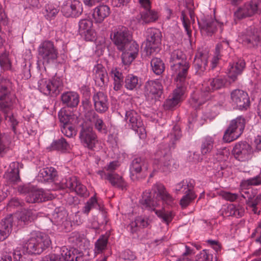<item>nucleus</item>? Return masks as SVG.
Segmentation results:
<instances>
[{"instance_id":"6e6d98bb","label":"nucleus","mask_w":261,"mask_h":261,"mask_svg":"<svg viewBox=\"0 0 261 261\" xmlns=\"http://www.w3.org/2000/svg\"><path fill=\"white\" fill-rule=\"evenodd\" d=\"M61 129L62 133L67 137L71 138L76 135L74 127L69 124L63 125Z\"/></svg>"},{"instance_id":"6ab92c4d","label":"nucleus","mask_w":261,"mask_h":261,"mask_svg":"<svg viewBox=\"0 0 261 261\" xmlns=\"http://www.w3.org/2000/svg\"><path fill=\"white\" fill-rule=\"evenodd\" d=\"M233 152L235 158L243 162L250 158L252 151L251 146L244 142L237 143L233 148Z\"/></svg>"},{"instance_id":"412c9836","label":"nucleus","mask_w":261,"mask_h":261,"mask_svg":"<svg viewBox=\"0 0 261 261\" xmlns=\"http://www.w3.org/2000/svg\"><path fill=\"white\" fill-rule=\"evenodd\" d=\"M173 91L171 97L167 99L164 104L166 109H171L177 106L184 98L186 88L178 87Z\"/></svg>"},{"instance_id":"de8ad7c7","label":"nucleus","mask_w":261,"mask_h":261,"mask_svg":"<svg viewBox=\"0 0 261 261\" xmlns=\"http://www.w3.org/2000/svg\"><path fill=\"white\" fill-rule=\"evenodd\" d=\"M77 178L76 176L63 178L60 182V187L62 189L68 188L72 191L74 185L77 184Z\"/></svg>"},{"instance_id":"9d476101","label":"nucleus","mask_w":261,"mask_h":261,"mask_svg":"<svg viewBox=\"0 0 261 261\" xmlns=\"http://www.w3.org/2000/svg\"><path fill=\"white\" fill-rule=\"evenodd\" d=\"M18 191L21 193H27L25 199L28 203L41 202L51 199L53 197L48 192H45L41 189H33L29 191L27 186H20Z\"/></svg>"},{"instance_id":"8fccbe9b","label":"nucleus","mask_w":261,"mask_h":261,"mask_svg":"<svg viewBox=\"0 0 261 261\" xmlns=\"http://www.w3.org/2000/svg\"><path fill=\"white\" fill-rule=\"evenodd\" d=\"M45 17L47 19H51L54 17L59 12V9L57 6L48 4L46 5L45 7Z\"/></svg>"},{"instance_id":"72a5a7b5","label":"nucleus","mask_w":261,"mask_h":261,"mask_svg":"<svg viewBox=\"0 0 261 261\" xmlns=\"http://www.w3.org/2000/svg\"><path fill=\"white\" fill-rule=\"evenodd\" d=\"M207 63V57L205 55L202 54L196 55L194 66L196 74L199 75H202L206 69Z\"/></svg>"},{"instance_id":"5fc2aeb1","label":"nucleus","mask_w":261,"mask_h":261,"mask_svg":"<svg viewBox=\"0 0 261 261\" xmlns=\"http://www.w3.org/2000/svg\"><path fill=\"white\" fill-rule=\"evenodd\" d=\"M72 191L75 192L77 194L82 196H87L88 195L86 187L81 184L78 179H77V184L74 185Z\"/></svg>"},{"instance_id":"6e6552de","label":"nucleus","mask_w":261,"mask_h":261,"mask_svg":"<svg viewBox=\"0 0 261 261\" xmlns=\"http://www.w3.org/2000/svg\"><path fill=\"white\" fill-rule=\"evenodd\" d=\"M146 34V42L144 50L147 56H150L161 44L162 33L158 29L150 28L147 29Z\"/></svg>"},{"instance_id":"4d7b16f0","label":"nucleus","mask_w":261,"mask_h":261,"mask_svg":"<svg viewBox=\"0 0 261 261\" xmlns=\"http://www.w3.org/2000/svg\"><path fill=\"white\" fill-rule=\"evenodd\" d=\"M4 176L10 182L13 184H16L20 180L19 172L15 173V172L8 171L5 173Z\"/></svg>"},{"instance_id":"37998d69","label":"nucleus","mask_w":261,"mask_h":261,"mask_svg":"<svg viewBox=\"0 0 261 261\" xmlns=\"http://www.w3.org/2000/svg\"><path fill=\"white\" fill-rule=\"evenodd\" d=\"M51 148L55 150L60 151H68L70 149V145L64 138H61L54 141L51 145Z\"/></svg>"},{"instance_id":"a878e982","label":"nucleus","mask_w":261,"mask_h":261,"mask_svg":"<svg viewBox=\"0 0 261 261\" xmlns=\"http://www.w3.org/2000/svg\"><path fill=\"white\" fill-rule=\"evenodd\" d=\"M245 67V63L242 60H239L237 62L230 65L228 70L227 75L231 82H234L238 75L241 74Z\"/></svg>"},{"instance_id":"4468645a","label":"nucleus","mask_w":261,"mask_h":261,"mask_svg":"<svg viewBox=\"0 0 261 261\" xmlns=\"http://www.w3.org/2000/svg\"><path fill=\"white\" fill-rule=\"evenodd\" d=\"M230 102L231 105L240 110L247 109L249 105L248 94L242 90L235 89L230 94Z\"/></svg>"},{"instance_id":"a18cd8bd","label":"nucleus","mask_w":261,"mask_h":261,"mask_svg":"<svg viewBox=\"0 0 261 261\" xmlns=\"http://www.w3.org/2000/svg\"><path fill=\"white\" fill-rule=\"evenodd\" d=\"M139 85V80L137 76L133 74H128L125 79V87L128 90H132Z\"/></svg>"},{"instance_id":"603ef678","label":"nucleus","mask_w":261,"mask_h":261,"mask_svg":"<svg viewBox=\"0 0 261 261\" xmlns=\"http://www.w3.org/2000/svg\"><path fill=\"white\" fill-rule=\"evenodd\" d=\"M10 144L9 139L0 133V154L3 155L9 150Z\"/></svg>"},{"instance_id":"393cba45","label":"nucleus","mask_w":261,"mask_h":261,"mask_svg":"<svg viewBox=\"0 0 261 261\" xmlns=\"http://www.w3.org/2000/svg\"><path fill=\"white\" fill-rule=\"evenodd\" d=\"M150 222L148 217L139 216L136 217L134 220L132 221L129 224L130 231L135 233L138 231L140 228H146L149 225Z\"/></svg>"},{"instance_id":"bb28decb","label":"nucleus","mask_w":261,"mask_h":261,"mask_svg":"<svg viewBox=\"0 0 261 261\" xmlns=\"http://www.w3.org/2000/svg\"><path fill=\"white\" fill-rule=\"evenodd\" d=\"M159 16L158 12L149 9L141 12L137 18L138 21L142 24H148L156 21Z\"/></svg>"},{"instance_id":"c756f323","label":"nucleus","mask_w":261,"mask_h":261,"mask_svg":"<svg viewBox=\"0 0 261 261\" xmlns=\"http://www.w3.org/2000/svg\"><path fill=\"white\" fill-rule=\"evenodd\" d=\"M62 102L68 107H76L80 101L79 94L74 92H67L61 96Z\"/></svg>"},{"instance_id":"338daca9","label":"nucleus","mask_w":261,"mask_h":261,"mask_svg":"<svg viewBox=\"0 0 261 261\" xmlns=\"http://www.w3.org/2000/svg\"><path fill=\"white\" fill-rule=\"evenodd\" d=\"M41 261H63L59 255L51 254L46 256Z\"/></svg>"},{"instance_id":"7c9ffc66","label":"nucleus","mask_w":261,"mask_h":261,"mask_svg":"<svg viewBox=\"0 0 261 261\" xmlns=\"http://www.w3.org/2000/svg\"><path fill=\"white\" fill-rule=\"evenodd\" d=\"M17 218L19 224L21 226L34 221L37 218V214L35 211L31 210H24L17 214Z\"/></svg>"},{"instance_id":"e433bc0d","label":"nucleus","mask_w":261,"mask_h":261,"mask_svg":"<svg viewBox=\"0 0 261 261\" xmlns=\"http://www.w3.org/2000/svg\"><path fill=\"white\" fill-rule=\"evenodd\" d=\"M91 114L90 121L94 123L95 129L101 134H107L108 128L103 120L94 112H91Z\"/></svg>"},{"instance_id":"7ed1b4c3","label":"nucleus","mask_w":261,"mask_h":261,"mask_svg":"<svg viewBox=\"0 0 261 261\" xmlns=\"http://www.w3.org/2000/svg\"><path fill=\"white\" fill-rule=\"evenodd\" d=\"M50 243L48 235L41 232H34L23 247H17L15 250L14 261H24L25 253L39 254L49 247Z\"/></svg>"},{"instance_id":"a19ab883","label":"nucleus","mask_w":261,"mask_h":261,"mask_svg":"<svg viewBox=\"0 0 261 261\" xmlns=\"http://www.w3.org/2000/svg\"><path fill=\"white\" fill-rule=\"evenodd\" d=\"M107 180L113 186L121 189L126 187V184L122 176L116 173H110L109 175L107 176Z\"/></svg>"},{"instance_id":"a211bd4d","label":"nucleus","mask_w":261,"mask_h":261,"mask_svg":"<svg viewBox=\"0 0 261 261\" xmlns=\"http://www.w3.org/2000/svg\"><path fill=\"white\" fill-rule=\"evenodd\" d=\"M163 90L161 82L159 80L148 81L145 86V93L146 96L152 99L160 98Z\"/></svg>"},{"instance_id":"2eb2a0df","label":"nucleus","mask_w":261,"mask_h":261,"mask_svg":"<svg viewBox=\"0 0 261 261\" xmlns=\"http://www.w3.org/2000/svg\"><path fill=\"white\" fill-rule=\"evenodd\" d=\"M261 11V0H251L249 3L246 4L243 7L240 8L234 13L239 19L251 16L255 13Z\"/></svg>"},{"instance_id":"79ce46f5","label":"nucleus","mask_w":261,"mask_h":261,"mask_svg":"<svg viewBox=\"0 0 261 261\" xmlns=\"http://www.w3.org/2000/svg\"><path fill=\"white\" fill-rule=\"evenodd\" d=\"M151 66L152 71L158 75L163 72L165 70V65L161 59L154 58L151 61Z\"/></svg>"},{"instance_id":"ea45409f","label":"nucleus","mask_w":261,"mask_h":261,"mask_svg":"<svg viewBox=\"0 0 261 261\" xmlns=\"http://www.w3.org/2000/svg\"><path fill=\"white\" fill-rule=\"evenodd\" d=\"M94 79L96 82L105 84L107 82V74L101 65L95 67L93 69Z\"/></svg>"},{"instance_id":"dca6fc26","label":"nucleus","mask_w":261,"mask_h":261,"mask_svg":"<svg viewBox=\"0 0 261 261\" xmlns=\"http://www.w3.org/2000/svg\"><path fill=\"white\" fill-rule=\"evenodd\" d=\"M82 4L77 0H69L64 3L61 9L63 14L67 17H77L83 12Z\"/></svg>"},{"instance_id":"aec40b11","label":"nucleus","mask_w":261,"mask_h":261,"mask_svg":"<svg viewBox=\"0 0 261 261\" xmlns=\"http://www.w3.org/2000/svg\"><path fill=\"white\" fill-rule=\"evenodd\" d=\"M92 26L93 22L89 19H81L79 22V32L86 40L91 41L94 38Z\"/></svg>"},{"instance_id":"49530a36","label":"nucleus","mask_w":261,"mask_h":261,"mask_svg":"<svg viewBox=\"0 0 261 261\" xmlns=\"http://www.w3.org/2000/svg\"><path fill=\"white\" fill-rule=\"evenodd\" d=\"M196 257V261H217L216 257H214L211 251L206 249L202 250Z\"/></svg>"},{"instance_id":"680f3d73","label":"nucleus","mask_w":261,"mask_h":261,"mask_svg":"<svg viewBox=\"0 0 261 261\" xmlns=\"http://www.w3.org/2000/svg\"><path fill=\"white\" fill-rule=\"evenodd\" d=\"M5 118L10 123L13 130L15 133L16 126L18 124L17 120L13 115H9L8 114H6Z\"/></svg>"},{"instance_id":"0eeeda50","label":"nucleus","mask_w":261,"mask_h":261,"mask_svg":"<svg viewBox=\"0 0 261 261\" xmlns=\"http://www.w3.org/2000/svg\"><path fill=\"white\" fill-rule=\"evenodd\" d=\"M245 119L239 116L232 120L225 130L223 139L226 142H230L238 139L242 134L245 127Z\"/></svg>"},{"instance_id":"bf43d9fd","label":"nucleus","mask_w":261,"mask_h":261,"mask_svg":"<svg viewBox=\"0 0 261 261\" xmlns=\"http://www.w3.org/2000/svg\"><path fill=\"white\" fill-rule=\"evenodd\" d=\"M72 253L70 251L68 250L67 248L63 247L62 248L61 256L63 261H71L73 260V257H71Z\"/></svg>"},{"instance_id":"e2e57ef3","label":"nucleus","mask_w":261,"mask_h":261,"mask_svg":"<svg viewBox=\"0 0 261 261\" xmlns=\"http://www.w3.org/2000/svg\"><path fill=\"white\" fill-rule=\"evenodd\" d=\"M222 196L227 200L233 201L237 199L238 195L237 194L224 192L222 193Z\"/></svg>"},{"instance_id":"5701e85b","label":"nucleus","mask_w":261,"mask_h":261,"mask_svg":"<svg viewBox=\"0 0 261 261\" xmlns=\"http://www.w3.org/2000/svg\"><path fill=\"white\" fill-rule=\"evenodd\" d=\"M67 213L65 210L59 211V209H56L53 214L52 221L55 224L63 227L66 230H69L71 225L67 220Z\"/></svg>"},{"instance_id":"09e8293b","label":"nucleus","mask_w":261,"mask_h":261,"mask_svg":"<svg viewBox=\"0 0 261 261\" xmlns=\"http://www.w3.org/2000/svg\"><path fill=\"white\" fill-rule=\"evenodd\" d=\"M98 206L97 200L95 194L85 203V206L83 208V212L84 214H88L92 209L96 208Z\"/></svg>"},{"instance_id":"f03ea898","label":"nucleus","mask_w":261,"mask_h":261,"mask_svg":"<svg viewBox=\"0 0 261 261\" xmlns=\"http://www.w3.org/2000/svg\"><path fill=\"white\" fill-rule=\"evenodd\" d=\"M111 39L117 48L122 53L123 64H130L138 54L139 45L133 40L127 28L123 26L118 27L111 33Z\"/></svg>"},{"instance_id":"c03bdc74","label":"nucleus","mask_w":261,"mask_h":261,"mask_svg":"<svg viewBox=\"0 0 261 261\" xmlns=\"http://www.w3.org/2000/svg\"><path fill=\"white\" fill-rule=\"evenodd\" d=\"M108 238L104 236H101L95 243L94 253L99 254L105 250L107 246Z\"/></svg>"},{"instance_id":"423d86ee","label":"nucleus","mask_w":261,"mask_h":261,"mask_svg":"<svg viewBox=\"0 0 261 261\" xmlns=\"http://www.w3.org/2000/svg\"><path fill=\"white\" fill-rule=\"evenodd\" d=\"M10 85L9 80L0 76V108L5 113L13 108L15 102V96L8 89Z\"/></svg>"},{"instance_id":"b1692460","label":"nucleus","mask_w":261,"mask_h":261,"mask_svg":"<svg viewBox=\"0 0 261 261\" xmlns=\"http://www.w3.org/2000/svg\"><path fill=\"white\" fill-rule=\"evenodd\" d=\"M111 13L110 7L104 4L99 5L93 10V17L96 23H101Z\"/></svg>"},{"instance_id":"69168bd1","label":"nucleus","mask_w":261,"mask_h":261,"mask_svg":"<svg viewBox=\"0 0 261 261\" xmlns=\"http://www.w3.org/2000/svg\"><path fill=\"white\" fill-rule=\"evenodd\" d=\"M111 72L114 81H122V74L116 68L112 69Z\"/></svg>"},{"instance_id":"0e129e2a","label":"nucleus","mask_w":261,"mask_h":261,"mask_svg":"<svg viewBox=\"0 0 261 261\" xmlns=\"http://www.w3.org/2000/svg\"><path fill=\"white\" fill-rule=\"evenodd\" d=\"M121 255L122 257L125 260H131L135 259L136 258L135 255L132 251L129 250H127L123 251Z\"/></svg>"},{"instance_id":"774afa93","label":"nucleus","mask_w":261,"mask_h":261,"mask_svg":"<svg viewBox=\"0 0 261 261\" xmlns=\"http://www.w3.org/2000/svg\"><path fill=\"white\" fill-rule=\"evenodd\" d=\"M253 146L255 148V151H261V135H257L254 139Z\"/></svg>"},{"instance_id":"c9c22d12","label":"nucleus","mask_w":261,"mask_h":261,"mask_svg":"<svg viewBox=\"0 0 261 261\" xmlns=\"http://www.w3.org/2000/svg\"><path fill=\"white\" fill-rule=\"evenodd\" d=\"M156 154L158 156H161L159 159L160 168L164 172L168 171L172 163L171 156L167 153V151L163 152L161 151H158Z\"/></svg>"},{"instance_id":"3c124183","label":"nucleus","mask_w":261,"mask_h":261,"mask_svg":"<svg viewBox=\"0 0 261 261\" xmlns=\"http://www.w3.org/2000/svg\"><path fill=\"white\" fill-rule=\"evenodd\" d=\"M196 197L194 192H191L189 193L185 194L180 201V204L182 208L186 207Z\"/></svg>"},{"instance_id":"c85d7f7f","label":"nucleus","mask_w":261,"mask_h":261,"mask_svg":"<svg viewBox=\"0 0 261 261\" xmlns=\"http://www.w3.org/2000/svg\"><path fill=\"white\" fill-rule=\"evenodd\" d=\"M57 174V171L53 167H47L41 169L38 176V180L41 182L54 181Z\"/></svg>"},{"instance_id":"473e14b6","label":"nucleus","mask_w":261,"mask_h":261,"mask_svg":"<svg viewBox=\"0 0 261 261\" xmlns=\"http://www.w3.org/2000/svg\"><path fill=\"white\" fill-rule=\"evenodd\" d=\"M148 170V164L145 160L141 158L135 159L130 165V172L134 174L145 172Z\"/></svg>"},{"instance_id":"f3484780","label":"nucleus","mask_w":261,"mask_h":261,"mask_svg":"<svg viewBox=\"0 0 261 261\" xmlns=\"http://www.w3.org/2000/svg\"><path fill=\"white\" fill-rule=\"evenodd\" d=\"M80 138L83 145L89 149L93 148L97 142V136L93 128L84 125L80 133Z\"/></svg>"},{"instance_id":"2f4dec72","label":"nucleus","mask_w":261,"mask_h":261,"mask_svg":"<svg viewBox=\"0 0 261 261\" xmlns=\"http://www.w3.org/2000/svg\"><path fill=\"white\" fill-rule=\"evenodd\" d=\"M195 181L192 179H186L175 186L174 190L176 193L180 192L185 194L194 192Z\"/></svg>"},{"instance_id":"864d4df0","label":"nucleus","mask_w":261,"mask_h":261,"mask_svg":"<svg viewBox=\"0 0 261 261\" xmlns=\"http://www.w3.org/2000/svg\"><path fill=\"white\" fill-rule=\"evenodd\" d=\"M0 66L4 70H7L11 68V63L6 53L0 55Z\"/></svg>"},{"instance_id":"f704fd0d","label":"nucleus","mask_w":261,"mask_h":261,"mask_svg":"<svg viewBox=\"0 0 261 261\" xmlns=\"http://www.w3.org/2000/svg\"><path fill=\"white\" fill-rule=\"evenodd\" d=\"M229 47L228 42L226 40L218 43L216 47V50L214 56L212 60V68H214L216 66L218 60L220 59L221 56L223 55L225 50Z\"/></svg>"},{"instance_id":"1a4fd4ad","label":"nucleus","mask_w":261,"mask_h":261,"mask_svg":"<svg viewBox=\"0 0 261 261\" xmlns=\"http://www.w3.org/2000/svg\"><path fill=\"white\" fill-rule=\"evenodd\" d=\"M62 85L61 79L55 76L51 80L47 78L40 79L38 82V88L41 93L48 95L59 93Z\"/></svg>"},{"instance_id":"f8f14e48","label":"nucleus","mask_w":261,"mask_h":261,"mask_svg":"<svg viewBox=\"0 0 261 261\" xmlns=\"http://www.w3.org/2000/svg\"><path fill=\"white\" fill-rule=\"evenodd\" d=\"M239 41L248 48H254L261 44V38L256 30L249 28L239 36Z\"/></svg>"},{"instance_id":"4c0bfd02","label":"nucleus","mask_w":261,"mask_h":261,"mask_svg":"<svg viewBox=\"0 0 261 261\" xmlns=\"http://www.w3.org/2000/svg\"><path fill=\"white\" fill-rule=\"evenodd\" d=\"M188 62L186 56L182 51L177 49L171 53L170 59V67Z\"/></svg>"},{"instance_id":"39448f33","label":"nucleus","mask_w":261,"mask_h":261,"mask_svg":"<svg viewBox=\"0 0 261 261\" xmlns=\"http://www.w3.org/2000/svg\"><path fill=\"white\" fill-rule=\"evenodd\" d=\"M38 55L44 65L56 62L58 58V51L53 42L49 40L43 41L38 48Z\"/></svg>"},{"instance_id":"f257e3e1","label":"nucleus","mask_w":261,"mask_h":261,"mask_svg":"<svg viewBox=\"0 0 261 261\" xmlns=\"http://www.w3.org/2000/svg\"><path fill=\"white\" fill-rule=\"evenodd\" d=\"M151 192H145L142 195L141 203L148 210L154 211L156 215L162 221L168 224L172 220L173 215L171 212L165 210H156L155 208L160 205V200L167 204H171L174 200L172 196L166 191L165 187L161 184L153 186Z\"/></svg>"},{"instance_id":"20e7f679","label":"nucleus","mask_w":261,"mask_h":261,"mask_svg":"<svg viewBox=\"0 0 261 261\" xmlns=\"http://www.w3.org/2000/svg\"><path fill=\"white\" fill-rule=\"evenodd\" d=\"M225 84V81L220 77L204 81L200 90H197L192 94L190 100L191 105L195 109L198 108L210 99L212 92L221 88Z\"/></svg>"},{"instance_id":"58836bf2","label":"nucleus","mask_w":261,"mask_h":261,"mask_svg":"<svg viewBox=\"0 0 261 261\" xmlns=\"http://www.w3.org/2000/svg\"><path fill=\"white\" fill-rule=\"evenodd\" d=\"M215 140L212 137L206 136L201 141V153L203 155L209 154L214 148Z\"/></svg>"},{"instance_id":"13d9d810","label":"nucleus","mask_w":261,"mask_h":261,"mask_svg":"<svg viewBox=\"0 0 261 261\" xmlns=\"http://www.w3.org/2000/svg\"><path fill=\"white\" fill-rule=\"evenodd\" d=\"M247 186H258L261 185V176L257 175L255 177L249 178L243 182Z\"/></svg>"},{"instance_id":"052dcab7","label":"nucleus","mask_w":261,"mask_h":261,"mask_svg":"<svg viewBox=\"0 0 261 261\" xmlns=\"http://www.w3.org/2000/svg\"><path fill=\"white\" fill-rule=\"evenodd\" d=\"M217 24L218 22L216 20H211L205 23L204 28L207 32L213 33Z\"/></svg>"},{"instance_id":"4be33fe9","label":"nucleus","mask_w":261,"mask_h":261,"mask_svg":"<svg viewBox=\"0 0 261 261\" xmlns=\"http://www.w3.org/2000/svg\"><path fill=\"white\" fill-rule=\"evenodd\" d=\"M94 108L100 113L106 112L109 108L108 96L102 92L95 93L93 96Z\"/></svg>"},{"instance_id":"9b49d317","label":"nucleus","mask_w":261,"mask_h":261,"mask_svg":"<svg viewBox=\"0 0 261 261\" xmlns=\"http://www.w3.org/2000/svg\"><path fill=\"white\" fill-rule=\"evenodd\" d=\"M124 120L131 129L138 133L140 138H144L146 136V131L143 121L136 111H126Z\"/></svg>"},{"instance_id":"cd10ccee","label":"nucleus","mask_w":261,"mask_h":261,"mask_svg":"<svg viewBox=\"0 0 261 261\" xmlns=\"http://www.w3.org/2000/svg\"><path fill=\"white\" fill-rule=\"evenodd\" d=\"M13 219L12 216H9L3 219L0 222V241L6 239L12 230Z\"/></svg>"},{"instance_id":"ddd939ff","label":"nucleus","mask_w":261,"mask_h":261,"mask_svg":"<svg viewBox=\"0 0 261 261\" xmlns=\"http://www.w3.org/2000/svg\"><path fill=\"white\" fill-rule=\"evenodd\" d=\"M189 63H184L178 65H172L171 67L172 75L176 82V86L186 88Z\"/></svg>"}]
</instances>
